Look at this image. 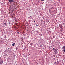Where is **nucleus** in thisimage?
<instances>
[{
	"mask_svg": "<svg viewBox=\"0 0 65 65\" xmlns=\"http://www.w3.org/2000/svg\"><path fill=\"white\" fill-rule=\"evenodd\" d=\"M6 23H5V21H4L3 22V25H4Z\"/></svg>",
	"mask_w": 65,
	"mask_h": 65,
	"instance_id": "nucleus-7",
	"label": "nucleus"
},
{
	"mask_svg": "<svg viewBox=\"0 0 65 65\" xmlns=\"http://www.w3.org/2000/svg\"><path fill=\"white\" fill-rule=\"evenodd\" d=\"M32 18V17L30 16V17H29V19H31Z\"/></svg>",
	"mask_w": 65,
	"mask_h": 65,
	"instance_id": "nucleus-8",
	"label": "nucleus"
},
{
	"mask_svg": "<svg viewBox=\"0 0 65 65\" xmlns=\"http://www.w3.org/2000/svg\"><path fill=\"white\" fill-rule=\"evenodd\" d=\"M8 49L9 50V48H8Z\"/></svg>",
	"mask_w": 65,
	"mask_h": 65,
	"instance_id": "nucleus-22",
	"label": "nucleus"
},
{
	"mask_svg": "<svg viewBox=\"0 0 65 65\" xmlns=\"http://www.w3.org/2000/svg\"><path fill=\"white\" fill-rule=\"evenodd\" d=\"M36 26H37V27L38 26V25H37L36 24Z\"/></svg>",
	"mask_w": 65,
	"mask_h": 65,
	"instance_id": "nucleus-19",
	"label": "nucleus"
},
{
	"mask_svg": "<svg viewBox=\"0 0 65 65\" xmlns=\"http://www.w3.org/2000/svg\"><path fill=\"white\" fill-rule=\"evenodd\" d=\"M53 50H55V48H53Z\"/></svg>",
	"mask_w": 65,
	"mask_h": 65,
	"instance_id": "nucleus-12",
	"label": "nucleus"
},
{
	"mask_svg": "<svg viewBox=\"0 0 65 65\" xmlns=\"http://www.w3.org/2000/svg\"><path fill=\"white\" fill-rule=\"evenodd\" d=\"M63 50H64L65 49V46H63L62 47Z\"/></svg>",
	"mask_w": 65,
	"mask_h": 65,
	"instance_id": "nucleus-6",
	"label": "nucleus"
},
{
	"mask_svg": "<svg viewBox=\"0 0 65 65\" xmlns=\"http://www.w3.org/2000/svg\"><path fill=\"white\" fill-rule=\"evenodd\" d=\"M41 1H44V0H41Z\"/></svg>",
	"mask_w": 65,
	"mask_h": 65,
	"instance_id": "nucleus-17",
	"label": "nucleus"
},
{
	"mask_svg": "<svg viewBox=\"0 0 65 65\" xmlns=\"http://www.w3.org/2000/svg\"><path fill=\"white\" fill-rule=\"evenodd\" d=\"M54 63H55V64H56V62H55Z\"/></svg>",
	"mask_w": 65,
	"mask_h": 65,
	"instance_id": "nucleus-21",
	"label": "nucleus"
},
{
	"mask_svg": "<svg viewBox=\"0 0 65 65\" xmlns=\"http://www.w3.org/2000/svg\"><path fill=\"white\" fill-rule=\"evenodd\" d=\"M59 27H60V28H62V24H59Z\"/></svg>",
	"mask_w": 65,
	"mask_h": 65,
	"instance_id": "nucleus-1",
	"label": "nucleus"
},
{
	"mask_svg": "<svg viewBox=\"0 0 65 65\" xmlns=\"http://www.w3.org/2000/svg\"><path fill=\"white\" fill-rule=\"evenodd\" d=\"M30 45H33V43H31L30 44Z\"/></svg>",
	"mask_w": 65,
	"mask_h": 65,
	"instance_id": "nucleus-11",
	"label": "nucleus"
},
{
	"mask_svg": "<svg viewBox=\"0 0 65 65\" xmlns=\"http://www.w3.org/2000/svg\"><path fill=\"white\" fill-rule=\"evenodd\" d=\"M63 51L64 52H65V49H64V50H63Z\"/></svg>",
	"mask_w": 65,
	"mask_h": 65,
	"instance_id": "nucleus-14",
	"label": "nucleus"
},
{
	"mask_svg": "<svg viewBox=\"0 0 65 65\" xmlns=\"http://www.w3.org/2000/svg\"><path fill=\"white\" fill-rule=\"evenodd\" d=\"M8 1L10 3H12V2H13L12 0H9Z\"/></svg>",
	"mask_w": 65,
	"mask_h": 65,
	"instance_id": "nucleus-2",
	"label": "nucleus"
},
{
	"mask_svg": "<svg viewBox=\"0 0 65 65\" xmlns=\"http://www.w3.org/2000/svg\"><path fill=\"white\" fill-rule=\"evenodd\" d=\"M0 38H1V39H2V38H1L0 37Z\"/></svg>",
	"mask_w": 65,
	"mask_h": 65,
	"instance_id": "nucleus-23",
	"label": "nucleus"
},
{
	"mask_svg": "<svg viewBox=\"0 0 65 65\" xmlns=\"http://www.w3.org/2000/svg\"><path fill=\"white\" fill-rule=\"evenodd\" d=\"M53 46H55V45H53Z\"/></svg>",
	"mask_w": 65,
	"mask_h": 65,
	"instance_id": "nucleus-16",
	"label": "nucleus"
},
{
	"mask_svg": "<svg viewBox=\"0 0 65 65\" xmlns=\"http://www.w3.org/2000/svg\"><path fill=\"white\" fill-rule=\"evenodd\" d=\"M13 43L14 44H15V43Z\"/></svg>",
	"mask_w": 65,
	"mask_h": 65,
	"instance_id": "nucleus-20",
	"label": "nucleus"
},
{
	"mask_svg": "<svg viewBox=\"0 0 65 65\" xmlns=\"http://www.w3.org/2000/svg\"><path fill=\"white\" fill-rule=\"evenodd\" d=\"M57 51H58V50L57 49H55V51H54V52L55 53H57L58 52Z\"/></svg>",
	"mask_w": 65,
	"mask_h": 65,
	"instance_id": "nucleus-3",
	"label": "nucleus"
},
{
	"mask_svg": "<svg viewBox=\"0 0 65 65\" xmlns=\"http://www.w3.org/2000/svg\"><path fill=\"white\" fill-rule=\"evenodd\" d=\"M41 22H43V21L42 20H41Z\"/></svg>",
	"mask_w": 65,
	"mask_h": 65,
	"instance_id": "nucleus-13",
	"label": "nucleus"
},
{
	"mask_svg": "<svg viewBox=\"0 0 65 65\" xmlns=\"http://www.w3.org/2000/svg\"><path fill=\"white\" fill-rule=\"evenodd\" d=\"M5 26H7V24H6V23H5Z\"/></svg>",
	"mask_w": 65,
	"mask_h": 65,
	"instance_id": "nucleus-10",
	"label": "nucleus"
},
{
	"mask_svg": "<svg viewBox=\"0 0 65 65\" xmlns=\"http://www.w3.org/2000/svg\"><path fill=\"white\" fill-rule=\"evenodd\" d=\"M18 34H20V32H18Z\"/></svg>",
	"mask_w": 65,
	"mask_h": 65,
	"instance_id": "nucleus-18",
	"label": "nucleus"
},
{
	"mask_svg": "<svg viewBox=\"0 0 65 65\" xmlns=\"http://www.w3.org/2000/svg\"><path fill=\"white\" fill-rule=\"evenodd\" d=\"M13 3H14V4H15V3H17V2H15V1H13Z\"/></svg>",
	"mask_w": 65,
	"mask_h": 65,
	"instance_id": "nucleus-5",
	"label": "nucleus"
},
{
	"mask_svg": "<svg viewBox=\"0 0 65 65\" xmlns=\"http://www.w3.org/2000/svg\"><path fill=\"white\" fill-rule=\"evenodd\" d=\"M12 46H14V44H12Z\"/></svg>",
	"mask_w": 65,
	"mask_h": 65,
	"instance_id": "nucleus-9",
	"label": "nucleus"
},
{
	"mask_svg": "<svg viewBox=\"0 0 65 65\" xmlns=\"http://www.w3.org/2000/svg\"><path fill=\"white\" fill-rule=\"evenodd\" d=\"M34 22H35V21H34Z\"/></svg>",
	"mask_w": 65,
	"mask_h": 65,
	"instance_id": "nucleus-24",
	"label": "nucleus"
},
{
	"mask_svg": "<svg viewBox=\"0 0 65 65\" xmlns=\"http://www.w3.org/2000/svg\"><path fill=\"white\" fill-rule=\"evenodd\" d=\"M15 21H17V19H15Z\"/></svg>",
	"mask_w": 65,
	"mask_h": 65,
	"instance_id": "nucleus-15",
	"label": "nucleus"
},
{
	"mask_svg": "<svg viewBox=\"0 0 65 65\" xmlns=\"http://www.w3.org/2000/svg\"><path fill=\"white\" fill-rule=\"evenodd\" d=\"M0 64L1 65L3 64V61H0Z\"/></svg>",
	"mask_w": 65,
	"mask_h": 65,
	"instance_id": "nucleus-4",
	"label": "nucleus"
}]
</instances>
